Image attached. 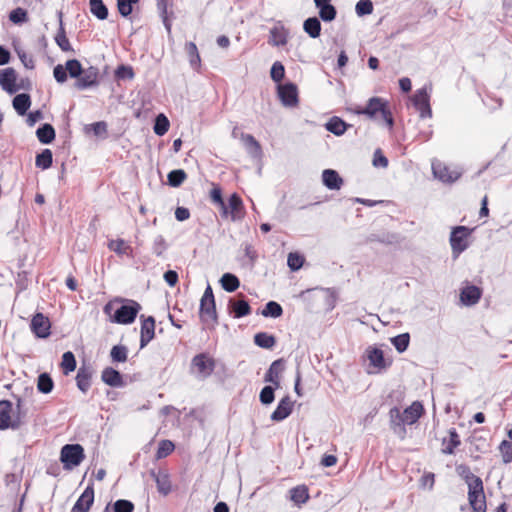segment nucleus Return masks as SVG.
Instances as JSON below:
<instances>
[{
    "mask_svg": "<svg viewBox=\"0 0 512 512\" xmlns=\"http://www.w3.org/2000/svg\"><path fill=\"white\" fill-rule=\"evenodd\" d=\"M140 310L141 305L131 299H116L115 302H108L103 308L111 322L122 325L132 324Z\"/></svg>",
    "mask_w": 512,
    "mask_h": 512,
    "instance_id": "nucleus-1",
    "label": "nucleus"
},
{
    "mask_svg": "<svg viewBox=\"0 0 512 512\" xmlns=\"http://www.w3.org/2000/svg\"><path fill=\"white\" fill-rule=\"evenodd\" d=\"M355 113L358 115H366L370 119H376L379 114L389 129H392L394 126V118L389 109L388 102L380 97L370 98L366 106L357 108Z\"/></svg>",
    "mask_w": 512,
    "mask_h": 512,
    "instance_id": "nucleus-2",
    "label": "nucleus"
},
{
    "mask_svg": "<svg viewBox=\"0 0 512 512\" xmlns=\"http://www.w3.org/2000/svg\"><path fill=\"white\" fill-rule=\"evenodd\" d=\"M84 458V449L80 444H66L61 448L60 461L67 470L79 466Z\"/></svg>",
    "mask_w": 512,
    "mask_h": 512,
    "instance_id": "nucleus-3",
    "label": "nucleus"
},
{
    "mask_svg": "<svg viewBox=\"0 0 512 512\" xmlns=\"http://www.w3.org/2000/svg\"><path fill=\"white\" fill-rule=\"evenodd\" d=\"M471 232L472 229L466 226H456L452 229L449 240L454 257H458L468 248L467 239Z\"/></svg>",
    "mask_w": 512,
    "mask_h": 512,
    "instance_id": "nucleus-4",
    "label": "nucleus"
},
{
    "mask_svg": "<svg viewBox=\"0 0 512 512\" xmlns=\"http://www.w3.org/2000/svg\"><path fill=\"white\" fill-rule=\"evenodd\" d=\"M13 407L9 400L0 401V430L18 429L23 421L19 415L12 416Z\"/></svg>",
    "mask_w": 512,
    "mask_h": 512,
    "instance_id": "nucleus-5",
    "label": "nucleus"
},
{
    "mask_svg": "<svg viewBox=\"0 0 512 512\" xmlns=\"http://www.w3.org/2000/svg\"><path fill=\"white\" fill-rule=\"evenodd\" d=\"M216 363L207 353H199L191 360V368L196 369L198 376L205 379L212 375Z\"/></svg>",
    "mask_w": 512,
    "mask_h": 512,
    "instance_id": "nucleus-6",
    "label": "nucleus"
},
{
    "mask_svg": "<svg viewBox=\"0 0 512 512\" xmlns=\"http://www.w3.org/2000/svg\"><path fill=\"white\" fill-rule=\"evenodd\" d=\"M277 95L285 107H296L299 103L297 85L292 82L278 84Z\"/></svg>",
    "mask_w": 512,
    "mask_h": 512,
    "instance_id": "nucleus-7",
    "label": "nucleus"
},
{
    "mask_svg": "<svg viewBox=\"0 0 512 512\" xmlns=\"http://www.w3.org/2000/svg\"><path fill=\"white\" fill-rule=\"evenodd\" d=\"M412 102L422 119L430 118L432 116L430 95L426 86L415 91Z\"/></svg>",
    "mask_w": 512,
    "mask_h": 512,
    "instance_id": "nucleus-8",
    "label": "nucleus"
},
{
    "mask_svg": "<svg viewBox=\"0 0 512 512\" xmlns=\"http://www.w3.org/2000/svg\"><path fill=\"white\" fill-rule=\"evenodd\" d=\"M468 499L474 512H486V499L482 481H474V485L468 491Z\"/></svg>",
    "mask_w": 512,
    "mask_h": 512,
    "instance_id": "nucleus-9",
    "label": "nucleus"
},
{
    "mask_svg": "<svg viewBox=\"0 0 512 512\" xmlns=\"http://www.w3.org/2000/svg\"><path fill=\"white\" fill-rule=\"evenodd\" d=\"M99 85V69L95 66H90L83 69L82 75L75 82V87L79 90H84Z\"/></svg>",
    "mask_w": 512,
    "mask_h": 512,
    "instance_id": "nucleus-10",
    "label": "nucleus"
},
{
    "mask_svg": "<svg viewBox=\"0 0 512 512\" xmlns=\"http://www.w3.org/2000/svg\"><path fill=\"white\" fill-rule=\"evenodd\" d=\"M30 328L36 337L45 339L50 335L51 323L44 314L36 313L31 320Z\"/></svg>",
    "mask_w": 512,
    "mask_h": 512,
    "instance_id": "nucleus-11",
    "label": "nucleus"
},
{
    "mask_svg": "<svg viewBox=\"0 0 512 512\" xmlns=\"http://www.w3.org/2000/svg\"><path fill=\"white\" fill-rule=\"evenodd\" d=\"M17 73L14 68L8 67L0 73V86L9 94L16 93L20 88H25L23 85H17Z\"/></svg>",
    "mask_w": 512,
    "mask_h": 512,
    "instance_id": "nucleus-12",
    "label": "nucleus"
},
{
    "mask_svg": "<svg viewBox=\"0 0 512 512\" xmlns=\"http://www.w3.org/2000/svg\"><path fill=\"white\" fill-rule=\"evenodd\" d=\"M140 319V348L142 349L146 347L155 336V319L153 316H148L145 318L144 315H141Z\"/></svg>",
    "mask_w": 512,
    "mask_h": 512,
    "instance_id": "nucleus-13",
    "label": "nucleus"
},
{
    "mask_svg": "<svg viewBox=\"0 0 512 512\" xmlns=\"http://www.w3.org/2000/svg\"><path fill=\"white\" fill-rule=\"evenodd\" d=\"M431 166L434 177L442 182L452 183L459 178V173L450 171L449 168L439 160H433Z\"/></svg>",
    "mask_w": 512,
    "mask_h": 512,
    "instance_id": "nucleus-14",
    "label": "nucleus"
},
{
    "mask_svg": "<svg viewBox=\"0 0 512 512\" xmlns=\"http://www.w3.org/2000/svg\"><path fill=\"white\" fill-rule=\"evenodd\" d=\"M227 309L234 318H242L251 313L249 302L244 299V296L239 298H230L228 301Z\"/></svg>",
    "mask_w": 512,
    "mask_h": 512,
    "instance_id": "nucleus-15",
    "label": "nucleus"
},
{
    "mask_svg": "<svg viewBox=\"0 0 512 512\" xmlns=\"http://www.w3.org/2000/svg\"><path fill=\"white\" fill-rule=\"evenodd\" d=\"M94 502L93 483L88 484L83 493L75 502L71 512H88Z\"/></svg>",
    "mask_w": 512,
    "mask_h": 512,
    "instance_id": "nucleus-16",
    "label": "nucleus"
},
{
    "mask_svg": "<svg viewBox=\"0 0 512 512\" xmlns=\"http://www.w3.org/2000/svg\"><path fill=\"white\" fill-rule=\"evenodd\" d=\"M285 361L280 358L273 361L265 373L264 381L267 383H271L276 388L280 387V375L284 371Z\"/></svg>",
    "mask_w": 512,
    "mask_h": 512,
    "instance_id": "nucleus-17",
    "label": "nucleus"
},
{
    "mask_svg": "<svg viewBox=\"0 0 512 512\" xmlns=\"http://www.w3.org/2000/svg\"><path fill=\"white\" fill-rule=\"evenodd\" d=\"M390 416V427L393 430V432L398 435L401 439H403L406 436V428L405 425L407 423L404 421V416L399 408L393 407L389 411Z\"/></svg>",
    "mask_w": 512,
    "mask_h": 512,
    "instance_id": "nucleus-18",
    "label": "nucleus"
},
{
    "mask_svg": "<svg viewBox=\"0 0 512 512\" xmlns=\"http://www.w3.org/2000/svg\"><path fill=\"white\" fill-rule=\"evenodd\" d=\"M293 401L289 396L283 397L276 407V409L272 412L270 418L274 422H280L286 419L293 410Z\"/></svg>",
    "mask_w": 512,
    "mask_h": 512,
    "instance_id": "nucleus-19",
    "label": "nucleus"
},
{
    "mask_svg": "<svg viewBox=\"0 0 512 512\" xmlns=\"http://www.w3.org/2000/svg\"><path fill=\"white\" fill-rule=\"evenodd\" d=\"M226 204L228 208V216L230 215L232 221H237L243 218L244 205L241 197L237 193L231 194L228 199V203Z\"/></svg>",
    "mask_w": 512,
    "mask_h": 512,
    "instance_id": "nucleus-20",
    "label": "nucleus"
},
{
    "mask_svg": "<svg viewBox=\"0 0 512 512\" xmlns=\"http://www.w3.org/2000/svg\"><path fill=\"white\" fill-rule=\"evenodd\" d=\"M332 0H314L316 8L319 10V17L324 22H331L336 18L337 10L331 4Z\"/></svg>",
    "mask_w": 512,
    "mask_h": 512,
    "instance_id": "nucleus-21",
    "label": "nucleus"
},
{
    "mask_svg": "<svg viewBox=\"0 0 512 512\" xmlns=\"http://www.w3.org/2000/svg\"><path fill=\"white\" fill-rule=\"evenodd\" d=\"M366 356L370 362V365L377 368L378 370L386 369L389 366L384 358L383 351L378 347H368L366 350Z\"/></svg>",
    "mask_w": 512,
    "mask_h": 512,
    "instance_id": "nucleus-22",
    "label": "nucleus"
},
{
    "mask_svg": "<svg viewBox=\"0 0 512 512\" xmlns=\"http://www.w3.org/2000/svg\"><path fill=\"white\" fill-rule=\"evenodd\" d=\"M101 379L106 385L110 387L119 388L124 386L122 374L112 367H106L102 371Z\"/></svg>",
    "mask_w": 512,
    "mask_h": 512,
    "instance_id": "nucleus-23",
    "label": "nucleus"
},
{
    "mask_svg": "<svg viewBox=\"0 0 512 512\" xmlns=\"http://www.w3.org/2000/svg\"><path fill=\"white\" fill-rule=\"evenodd\" d=\"M481 289L475 285L464 287L460 293V300L466 306L475 305L481 298Z\"/></svg>",
    "mask_w": 512,
    "mask_h": 512,
    "instance_id": "nucleus-24",
    "label": "nucleus"
},
{
    "mask_svg": "<svg viewBox=\"0 0 512 512\" xmlns=\"http://www.w3.org/2000/svg\"><path fill=\"white\" fill-rule=\"evenodd\" d=\"M323 185L329 190H339L343 185V179L336 170L325 169L322 172Z\"/></svg>",
    "mask_w": 512,
    "mask_h": 512,
    "instance_id": "nucleus-25",
    "label": "nucleus"
},
{
    "mask_svg": "<svg viewBox=\"0 0 512 512\" xmlns=\"http://www.w3.org/2000/svg\"><path fill=\"white\" fill-rule=\"evenodd\" d=\"M151 477L156 482L157 490L160 494L166 496L171 492V482L169 475L164 471L151 470Z\"/></svg>",
    "mask_w": 512,
    "mask_h": 512,
    "instance_id": "nucleus-26",
    "label": "nucleus"
},
{
    "mask_svg": "<svg viewBox=\"0 0 512 512\" xmlns=\"http://www.w3.org/2000/svg\"><path fill=\"white\" fill-rule=\"evenodd\" d=\"M57 16L59 19V29L55 36V42L62 51L74 52L73 47L71 46L69 39L66 36V31H65L63 21H62V17H63L62 11H58Z\"/></svg>",
    "mask_w": 512,
    "mask_h": 512,
    "instance_id": "nucleus-27",
    "label": "nucleus"
},
{
    "mask_svg": "<svg viewBox=\"0 0 512 512\" xmlns=\"http://www.w3.org/2000/svg\"><path fill=\"white\" fill-rule=\"evenodd\" d=\"M424 412V407L421 402L415 401L402 412L404 421L407 425L416 423Z\"/></svg>",
    "mask_w": 512,
    "mask_h": 512,
    "instance_id": "nucleus-28",
    "label": "nucleus"
},
{
    "mask_svg": "<svg viewBox=\"0 0 512 512\" xmlns=\"http://www.w3.org/2000/svg\"><path fill=\"white\" fill-rule=\"evenodd\" d=\"M351 125L337 116L331 117L325 124V128L335 136H342Z\"/></svg>",
    "mask_w": 512,
    "mask_h": 512,
    "instance_id": "nucleus-29",
    "label": "nucleus"
},
{
    "mask_svg": "<svg viewBox=\"0 0 512 512\" xmlns=\"http://www.w3.org/2000/svg\"><path fill=\"white\" fill-rule=\"evenodd\" d=\"M288 41V31L282 25L270 29L269 43L273 46H284Z\"/></svg>",
    "mask_w": 512,
    "mask_h": 512,
    "instance_id": "nucleus-30",
    "label": "nucleus"
},
{
    "mask_svg": "<svg viewBox=\"0 0 512 512\" xmlns=\"http://www.w3.org/2000/svg\"><path fill=\"white\" fill-rule=\"evenodd\" d=\"M12 106L18 115H26L31 106L30 95L27 93L17 94L12 100Z\"/></svg>",
    "mask_w": 512,
    "mask_h": 512,
    "instance_id": "nucleus-31",
    "label": "nucleus"
},
{
    "mask_svg": "<svg viewBox=\"0 0 512 512\" xmlns=\"http://www.w3.org/2000/svg\"><path fill=\"white\" fill-rule=\"evenodd\" d=\"M92 371L86 367H80L76 375V384L80 391L86 393L91 386Z\"/></svg>",
    "mask_w": 512,
    "mask_h": 512,
    "instance_id": "nucleus-32",
    "label": "nucleus"
},
{
    "mask_svg": "<svg viewBox=\"0 0 512 512\" xmlns=\"http://www.w3.org/2000/svg\"><path fill=\"white\" fill-rule=\"evenodd\" d=\"M36 136L40 143L47 145L54 141L56 132L51 124L44 123L36 130Z\"/></svg>",
    "mask_w": 512,
    "mask_h": 512,
    "instance_id": "nucleus-33",
    "label": "nucleus"
},
{
    "mask_svg": "<svg viewBox=\"0 0 512 512\" xmlns=\"http://www.w3.org/2000/svg\"><path fill=\"white\" fill-rule=\"evenodd\" d=\"M220 284L226 292L232 293L240 287V280L235 274L227 272L220 278Z\"/></svg>",
    "mask_w": 512,
    "mask_h": 512,
    "instance_id": "nucleus-34",
    "label": "nucleus"
},
{
    "mask_svg": "<svg viewBox=\"0 0 512 512\" xmlns=\"http://www.w3.org/2000/svg\"><path fill=\"white\" fill-rule=\"evenodd\" d=\"M210 199L211 201L217 205L221 210V216L227 218L228 217V208L227 204L223 199L222 190L219 186H214L210 191Z\"/></svg>",
    "mask_w": 512,
    "mask_h": 512,
    "instance_id": "nucleus-35",
    "label": "nucleus"
},
{
    "mask_svg": "<svg viewBox=\"0 0 512 512\" xmlns=\"http://www.w3.org/2000/svg\"><path fill=\"white\" fill-rule=\"evenodd\" d=\"M303 29L311 38H318L321 34V22L317 17H309L304 21Z\"/></svg>",
    "mask_w": 512,
    "mask_h": 512,
    "instance_id": "nucleus-36",
    "label": "nucleus"
},
{
    "mask_svg": "<svg viewBox=\"0 0 512 512\" xmlns=\"http://www.w3.org/2000/svg\"><path fill=\"white\" fill-rule=\"evenodd\" d=\"M290 499L296 504L301 505L308 501L309 493L305 485H299L290 490Z\"/></svg>",
    "mask_w": 512,
    "mask_h": 512,
    "instance_id": "nucleus-37",
    "label": "nucleus"
},
{
    "mask_svg": "<svg viewBox=\"0 0 512 512\" xmlns=\"http://www.w3.org/2000/svg\"><path fill=\"white\" fill-rule=\"evenodd\" d=\"M254 343L260 348L271 349L276 343V338L267 332H259L254 335Z\"/></svg>",
    "mask_w": 512,
    "mask_h": 512,
    "instance_id": "nucleus-38",
    "label": "nucleus"
},
{
    "mask_svg": "<svg viewBox=\"0 0 512 512\" xmlns=\"http://www.w3.org/2000/svg\"><path fill=\"white\" fill-rule=\"evenodd\" d=\"M90 11L99 20H105L108 17V8L102 0H89Z\"/></svg>",
    "mask_w": 512,
    "mask_h": 512,
    "instance_id": "nucleus-39",
    "label": "nucleus"
},
{
    "mask_svg": "<svg viewBox=\"0 0 512 512\" xmlns=\"http://www.w3.org/2000/svg\"><path fill=\"white\" fill-rule=\"evenodd\" d=\"M53 163V154L50 149H44L42 152L37 154L35 159V165L38 168L46 170L52 166Z\"/></svg>",
    "mask_w": 512,
    "mask_h": 512,
    "instance_id": "nucleus-40",
    "label": "nucleus"
},
{
    "mask_svg": "<svg viewBox=\"0 0 512 512\" xmlns=\"http://www.w3.org/2000/svg\"><path fill=\"white\" fill-rule=\"evenodd\" d=\"M53 388H54V381H53L52 377L46 372L41 373L37 379L38 391L43 394H48L53 390Z\"/></svg>",
    "mask_w": 512,
    "mask_h": 512,
    "instance_id": "nucleus-41",
    "label": "nucleus"
},
{
    "mask_svg": "<svg viewBox=\"0 0 512 512\" xmlns=\"http://www.w3.org/2000/svg\"><path fill=\"white\" fill-rule=\"evenodd\" d=\"M460 438L456 431V429L452 428L449 430L448 440H444V448L443 453L445 454H453L454 449L460 445Z\"/></svg>",
    "mask_w": 512,
    "mask_h": 512,
    "instance_id": "nucleus-42",
    "label": "nucleus"
},
{
    "mask_svg": "<svg viewBox=\"0 0 512 512\" xmlns=\"http://www.w3.org/2000/svg\"><path fill=\"white\" fill-rule=\"evenodd\" d=\"M185 51L188 55L191 67L197 69L200 66L201 59L196 44L194 42H187Z\"/></svg>",
    "mask_w": 512,
    "mask_h": 512,
    "instance_id": "nucleus-43",
    "label": "nucleus"
},
{
    "mask_svg": "<svg viewBox=\"0 0 512 512\" xmlns=\"http://www.w3.org/2000/svg\"><path fill=\"white\" fill-rule=\"evenodd\" d=\"M261 314L266 318H278L283 314V308L278 302L269 301L264 306Z\"/></svg>",
    "mask_w": 512,
    "mask_h": 512,
    "instance_id": "nucleus-44",
    "label": "nucleus"
},
{
    "mask_svg": "<svg viewBox=\"0 0 512 512\" xmlns=\"http://www.w3.org/2000/svg\"><path fill=\"white\" fill-rule=\"evenodd\" d=\"M200 317L203 322H217L216 304L207 302L204 306H200Z\"/></svg>",
    "mask_w": 512,
    "mask_h": 512,
    "instance_id": "nucleus-45",
    "label": "nucleus"
},
{
    "mask_svg": "<svg viewBox=\"0 0 512 512\" xmlns=\"http://www.w3.org/2000/svg\"><path fill=\"white\" fill-rule=\"evenodd\" d=\"M391 344L395 347L398 353H403L407 350L410 343L409 333H402L390 339Z\"/></svg>",
    "mask_w": 512,
    "mask_h": 512,
    "instance_id": "nucleus-46",
    "label": "nucleus"
},
{
    "mask_svg": "<svg viewBox=\"0 0 512 512\" xmlns=\"http://www.w3.org/2000/svg\"><path fill=\"white\" fill-rule=\"evenodd\" d=\"M169 127L170 122L164 114L161 113L156 116L153 126V130L156 135L163 136L164 134L167 133Z\"/></svg>",
    "mask_w": 512,
    "mask_h": 512,
    "instance_id": "nucleus-47",
    "label": "nucleus"
},
{
    "mask_svg": "<svg viewBox=\"0 0 512 512\" xmlns=\"http://www.w3.org/2000/svg\"><path fill=\"white\" fill-rule=\"evenodd\" d=\"M187 178V174L183 169H175L168 173L167 180L171 187H179Z\"/></svg>",
    "mask_w": 512,
    "mask_h": 512,
    "instance_id": "nucleus-48",
    "label": "nucleus"
},
{
    "mask_svg": "<svg viewBox=\"0 0 512 512\" xmlns=\"http://www.w3.org/2000/svg\"><path fill=\"white\" fill-rule=\"evenodd\" d=\"M64 66H65V68L67 70V74L71 78H75V79L78 80L79 77L83 73V67H82L80 61L77 60V59L67 60Z\"/></svg>",
    "mask_w": 512,
    "mask_h": 512,
    "instance_id": "nucleus-49",
    "label": "nucleus"
},
{
    "mask_svg": "<svg viewBox=\"0 0 512 512\" xmlns=\"http://www.w3.org/2000/svg\"><path fill=\"white\" fill-rule=\"evenodd\" d=\"M61 367L65 375L76 369V359L71 351H67L62 355Z\"/></svg>",
    "mask_w": 512,
    "mask_h": 512,
    "instance_id": "nucleus-50",
    "label": "nucleus"
},
{
    "mask_svg": "<svg viewBox=\"0 0 512 512\" xmlns=\"http://www.w3.org/2000/svg\"><path fill=\"white\" fill-rule=\"evenodd\" d=\"M457 472L465 480L469 489L474 485L475 480H477V482L482 481L481 478L474 475L466 465H459L457 467Z\"/></svg>",
    "mask_w": 512,
    "mask_h": 512,
    "instance_id": "nucleus-51",
    "label": "nucleus"
},
{
    "mask_svg": "<svg viewBox=\"0 0 512 512\" xmlns=\"http://www.w3.org/2000/svg\"><path fill=\"white\" fill-rule=\"evenodd\" d=\"M128 349L124 345H115L110 351V357L113 362L123 363L127 360Z\"/></svg>",
    "mask_w": 512,
    "mask_h": 512,
    "instance_id": "nucleus-52",
    "label": "nucleus"
},
{
    "mask_svg": "<svg viewBox=\"0 0 512 512\" xmlns=\"http://www.w3.org/2000/svg\"><path fill=\"white\" fill-rule=\"evenodd\" d=\"M275 389L273 385H266L262 388L259 394V400L263 405L271 404L275 399Z\"/></svg>",
    "mask_w": 512,
    "mask_h": 512,
    "instance_id": "nucleus-53",
    "label": "nucleus"
},
{
    "mask_svg": "<svg viewBox=\"0 0 512 512\" xmlns=\"http://www.w3.org/2000/svg\"><path fill=\"white\" fill-rule=\"evenodd\" d=\"M108 248L118 255H126L131 251V247L126 245L123 239L111 240Z\"/></svg>",
    "mask_w": 512,
    "mask_h": 512,
    "instance_id": "nucleus-54",
    "label": "nucleus"
},
{
    "mask_svg": "<svg viewBox=\"0 0 512 512\" xmlns=\"http://www.w3.org/2000/svg\"><path fill=\"white\" fill-rule=\"evenodd\" d=\"M175 449V445L170 440H161L156 452V458L162 459L170 455Z\"/></svg>",
    "mask_w": 512,
    "mask_h": 512,
    "instance_id": "nucleus-55",
    "label": "nucleus"
},
{
    "mask_svg": "<svg viewBox=\"0 0 512 512\" xmlns=\"http://www.w3.org/2000/svg\"><path fill=\"white\" fill-rule=\"evenodd\" d=\"M134 76L133 68L129 65L121 64L115 70V78L117 80H132Z\"/></svg>",
    "mask_w": 512,
    "mask_h": 512,
    "instance_id": "nucleus-56",
    "label": "nucleus"
},
{
    "mask_svg": "<svg viewBox=\"0 0 512 512\" xmlns=\"http://www.w3.org/2000/svg\"><path fill=\"white\" fill-rule=\"evenodd\" d=\"M9 20L14 24L25 23L28 20L27 11L21 7H17L9 13Z\"/></svg>",
    "mask_w": 512,
    "mask_h": 512,
    "instance_id": "nucleus-57",
    "label": "nucleus"
},
{
    "mask_svg": "<svg viewBox=\"0 0 512 512\" xmlns=\"http://www.w3.org/2000/svg\"><path fill=\"white\" fill-rule=\"evenodd\" d=\"M270 76L274 82L279 83V84L284 79L285 68L281 62L276 61L273 63L271 70H270Z\"/></svg>",
    "mask_w": 512,
    "mask_h": 512,
    "instance_id": "nucleus-58",
    "label": "nucleus"
},
{
    "mask_svg": "<svg viewBox=\"0 0 512 512\" xmlns=\"http://www.w3.org/2000/svg\"><path fill=\"white\" fill-rule=\"evenodd\" d=\"M304 263V258L302 255L296 252H291L287 258V265L291 271H298Z\"/></svg>",
    "mask_w": 512,
    "mask_h": 512,
    "instance_id": "nucleus-59",
    "label": "nucleus"
},
{
    "mask_svg": "<svg viewBox=\"0 0 512 512\" xmlns=\"http://www.w3.org/2000/svg\"><path fill=\"white\" fill-rule=\"evenodd\" d=\"M242 139L244 140V143L248 149H250V152L253 155H259L261 153V146L259 142L250 134H243Z\"/></svg>",
    "mask_w": 512,
    "mask_h": 512,
    "instance_id": "nucleus-60",
    "label": "nucleus"
},
{
    "mask_svg": "<svg viewBox=\"0 0 512 512\" xmlns=\"http://www.w3.org/2000/svg\"><path fill=\"white\" fill-rule=\"evenodd\" d=\"M499 450L502 455V460L505 464L512 462V443L508 440H503L499 445Z\"/></svg>",
    "mask_w": 512,
    "mask_h": 512,
    "instance_id": "nucleus-61",
    "label": "nucleus"
},
{
    "mask_svg": "<svg viewBox=\"0 0 512 512\" xmlns=\"http://www.w3.org/2000/svg\"><path fill=\"white\" fill-rule=\"evenodd\" d=\"M139 0H117L118 11L121 16L128 17L133 11V4Z\"/></svg>",
    "mask_w": 512,
    "mask_h": 512,
    "instance_id": "nucleus-62",
    "label": "nucleus"
},
{
    "mask_svg": "<svg viewBox=\"0 0 512 512\" xmlns=\"http://www.w3.org/2000/svg\"><path fill=\"white\" fill-rule=\"evenodd\" d=\"M355 11L358 16L369 15L373 12V3L371 0H360L356 3Z\"/></svg>",
    "mask_w": 512,
    "mask_h": 512,
    "instance_id": "nucleus-63",
    "label": "nucleus"
},
{
    "mask_svg": "<svg viewBox=\"0 0 512 512\" xmlns=\"http://www.w3.org/2000/svg\"><path fill=\"white\" fill-rule=\"evenodd\" d=\"M114 512H133L134 504L126 499H119L113 505Z\"/></svg>",
    "mask_w": 512,
    "mask_h": 512,
    "instance_id": "nucleus-64",
    "label": "nucleus"
}]
</instances>
